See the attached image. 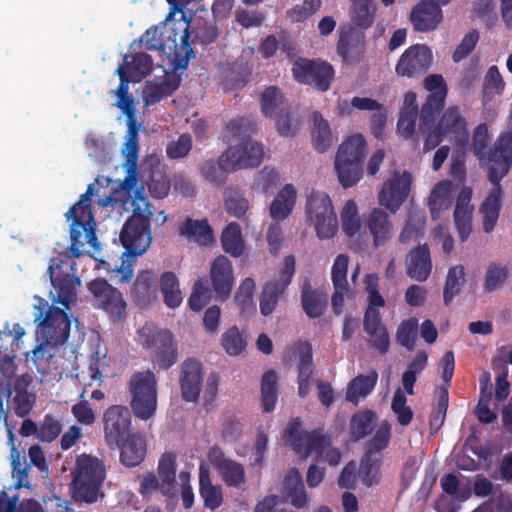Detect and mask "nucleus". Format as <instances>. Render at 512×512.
Instances as JSON below:
<instances>
[{
    "mask_svg": "<svg viewBox=\"0 0 512 512\" xmlns=\"http://www.w3.org/2000/svg\"><path fill=\"white\" fill-rule=\"evenodd\" d=\"M95 185L89 184L79 200L66 212L70 222V246L67 253L59 254L50 260L47 269L51 284L56 290L55 301L64 309L49 306L48 302L36 297L34 322L37 323V340L40 342L32 351V361L38 371L49 368L50 361L55 357L58 347L64 345L70 335L71 320L65 309L76 299V287L80 279L74 272L75 262L72 258L82 255L81 248L85 244L95 251L99 250L96 235V221L92 211L91 197Z\"/></svg>",
    "mask_w": 512,
    "mask_h": 512,
    "instance_id": "nucleus-1",
    "label": "nucleus"
},
{
    "mask_svg": "<svg viewBox=\"0 0 512 512\" xmlns=\"http://www.w3.org/2000/svg\"><path fill=\"white\" fill-rule=\"evenodd\" d=\"M487 146V125L479 124L473 132L472 149L479 160H487L490 164L488 177L493 188L480 207L483 214V230L490 233L494 230L500 213L502 197L500 182L512 166V133L501 134L493 148L487 150Z\"/></svg>",
    "mask_w": 512,
    "mask_h": 512,
    "instance_id": "nucleus-2",
    "label": "nucleus"
},
{
    "mask_svg": "<svg viewBox=\"0 0 512 512\" xmlns=\"http://www.w3.org/2000/svg\"><path fill=\"white\" fill-rule=\"evenodd\" d=\"M132 206V215L129 216L122 227L120 241L125 248L123 255L135 258L145 253L151 245L150 221L154 209L149 203L143 188L136 190Z\"/></svg>",
    "mask_w": 512,
    "mask_h": 512,
    "instance_id": "nucleus-3",
    "label": "nucleus"
},
{
    "mask_svg": "<svg viewBox=\"0 0 512 512\" xmlns=\"http://www.w3.org/2000/svg\"><path fill=\"white\" fill-rule=\"evenodd\" d=\"M106 478V468L97 457L82 454L76 460L72 489L77 500L86 503L97 501Z\"/></svg>",
    "mask_w": 512,
    "mask_h": 512,
    "instance_id": "nucleus-4",
    "label": "nucleus"
},
{
    "mask_svg": "<svg viewBox=\"0 0 512 512\" xmlns=\"http://www.w3.org/2000/svg\"><path fill=\"white\" fill-rule=\"evenodd\" d=\"M367 143L363 135L348 137L339 147L335 157V170L344 188L354 186L363 175V161Z\"/></svg>",
    "mask_w": 512,
    "mask_h": 512,
    "instance_id": "nucleus-5",
    "label": "nucleus"
},
{
    "mask_svg": "<svg viewBox=\"0 0 512 512\" xmlns=\"http://www.w3.org/2000/svg\"><path fill=\"white\" fill-rule=\"evenodd\" d=\"M131 408L134 415L141 420L150 419L157 408V380L150 371L135 373L129 382Z\"/></svg>",
    "mask_w": 512,
    "mask_h": 512,
    "instance_id": "nucleus-6",
    "label": "nucleus"
},
{
    "mask_svg": "<svg viewBox=\"0 0 512 512\" xmlns=\"http://www.w3.org/2000/svg\"><path fill=\"white\" fill-rule=\"evenodd\" d=\"M138 333L142 346L152 351L159 368L167 370L177 362V344L170 330L144 326Z\"/></svg>",
    "mask_w": 512,
    "mask_h": 512,
    "instance_id": "nucleus-7",
    "label": "nucleus"
},
{
    "mask_svg": "<svg viewBox=\"0 0 512 512\" xmlns=\"http://www.w3.org/2000/svg\"><path fill=\"white\" fill-rule=\"evenodd\" d=\"M306 215L320 239L332 238L338 230L337 216L330 197L313 191L306 202Z\"/></svg>",
    "mask_w": 512,
    "mask_h": 512,
    "instance_id": "nucleus-8",
    "label": "nucleus"
},
{
    "mask_svg": "<svg viewBox=\"0 0 512 512\" xmlns=\"http://www.w3.org/2000/svg\"><path fill=\"white\" fill-rule=\"evenodd\" d=\"M292 74L298 83L326 92L330 89L335 71L333 66L326 61L298 58L293 63Z\"/></svg>",
    "mask_w": 512,
    "mask_h": 512,
    "instance_id": "nucleus-9",
    "label": "nucleus"
},
{
    "mask_svg": "<svg viewBox=\"0 0 512 512\" xmlns=\"http://www.w3.org/2000/svg\"><path fill=\"white\" fill-rule=\"evenodd\" d=\"M264 157L263 145L250 138L230 146L220 155V164L227 171L258 167Z\"/></svg>",
    "mask_w": 512,
    "mask_h": 512,
    "instance_id": "nucleus-10",
    "label": "nucleus"
},
{
    "mask_svg": "<svg viewBox=\"0 0 512 512\" xmlns=\"http://www.w3.org/2000/svg\"><path fill=\"white\" fill-rule=\"evenodd\" d=\"M88 290L93 296L95 307L104 310L114 321L126 316V302L121 292L108 283L106 279L98 278L88 283Z\"/></svg>",
    "mask_w": 512,
    "mask_h": 512,
    "instance_id": "nucleus-11",
    "label": "nucleus"
},
{
    "mask_svg": "<svg viewBox=\"0 0 512 512\" xmlns=\"http://www.w3.org/2000/svg\"><path fill=\"white\" fill-rule=\"evenodd\" d=\"M296 260L293 255H287L283 261V267L279 271L278 280L266 282L260 295V312L263 316L271 315L279 301L286 292L295 274Z\"/></svg>",
    "mask_w": 512,
    "mask_h": 512,
    "instance_id": "nucleus-12",
    "label": "nucleus"
},
{
    "mask_svg": "<svg viewBox=\"0 0 512 512\" xmlns=\"http://www.w3.org/2000/svg\"><path fill=\"white\" fill-rule=\"evenodd\" d=\"M189 28L185 27L183 34L179 35L174 29L165 26L163 29L151 27L141 36V43L147 50L161 51L166 50L177 51L178 39L181 41L182 49L186 57L193 55V50L189 43Z\"/></svg>",
    "mask_w": 512,
    "mask_h": 512,
    "instance_id": "nucleus-13",
    "label": "nucleus"
},
{
    "mask_svg": "<svg viewBox=\"0 0 512 512\" xmlns=\"http://www.w3.org/2000/svg\"><path fill=\"white\" fill-rule=\"evenodd\" d=\"M425 88L431 92L420 111V128L430 127L442 110L447 95V87L442 75L431 74L424 81Z\"/></svg>",
    "mask_w": 512,
    "mask_h": 512,
    "instance_id": "nucleus-14",
    "label": "nucleus"
},
{
    "mask_svg": "<svg viewBox=\"0 0 512 512\" xmlns=\"http://www.w3.org/2000/svg\"><path fill=\"white\" fill-rule=\"evenodd\" d=\"M433 55L425 44H415L400 56L395 71L398 76L416 78L425 74L431 67Z\"/></svg>",
    "mask_w": 512,
    "mask_h": 512,
    "instance_id": "nucleus-15",
    "label": "nucleus"
},
{
    "mask_svg": "<svg viewBox=\"0 0 512 512\" xmlns=\"http://www.w3.org/2000/svg\"><path fill=\"white\" fill-rule=\"evenodd\" d=\"M104 438L109 447L119 446L129 433L131 414L127 407L113 405L103 415Z\"/></svg>",
    "mask_w": 512,
    "mask_h": 512,
    "instance_id": "nucleus-16",
    "label": "nucleus"
},
{
    "mask_svg": "<svg viewBox=\"0 0 512 512\" xmlns=\"http://www.w3.org/2000/svg\"><path fill=\"white\" fill-rule=\"evenodd\" d=\"M412 183V175L404 171H395L392 176L383 183L379 192L380 205L395 213L407 199Z\"/></svg>",
    "mask_w": 512,
    "mask_h": 512,
    "instance_id": "nucleus-17",
    "label": "nucleus"
},
{
    "mask_svg": "<svg viewBox=\"0 0 512 512\" xmlns=\"http://www.w3.org/2000/svg\"><path fill=\"white\" fill-rule=\"evenodd\" d=\"M203 385V366L196 359H186L181 365L180 389L186 402H196Z\"/></svg>",
    "mask_w": 512,
    "mask_h": 512,
    "instance_id": "nucleus-18",
    "label": "nucleus"
},
{
    "mask_svg": "<svg viewBox=\"0 0 512 512\" xmlns=\"http://www.w3.org/2000/svg\"><path fill=\"white\" fill-rule=\"evenodd\" d=\"M446 138L460 148L468 144L469 132L466 119L457 107L448 108L437 123Z\"/></svg>",
    "mask_w": 512,
    "mask_h": 512,
    "instance_id": "nucleus-19",
    "label": "nucleus"
},
{
    "mask_svg": "<svg viewBox=\"0 0 512 512\" xmlns=\"http://www.w3.org/2000/svg\"><path fill=\"white\" fill-rule=\"evenodd\" d=\"M442 20L441 7L432 0H421L411 10L410 21L418 32L433 31Z\"/></svg>",
    "mask_w": 512,
    "mask_h": 512,
    "instance_id": "nucleus-20",
    "label": "nucleus"
},
{
    "mask_svg": "<svg viewBox=\"0 0 512 512\" xmlns=\"http://www.w3.org/2000/svg\"><path fill=\"white\" fill-rule=\"evenodd\" d=\"M210 278L214 292L221 300L229 298L233 285L234 274L231 261L225 256H218L210 267Z\"/></svg>",
    "mask_w": 512,
    "mask_h": 512,
    "instance_id": "nucleus-21",
    "label": "nucleus"
},
{
    "mask_svg": "<svg viewBox=\"0 0 512 512\" xmlns=\"http://www.w3.org/2000/svg\"><path fill=\"white\" fill-rule=\"evenodd\" d=\"M125 143L122 153L125 157L126 176L123 185L126 189H133L137 184V162L139 153L138 131L139 125L127 126Z\"/></svg>",
    "mask_w": 512,
    "mask_h": 512,
    "instance_id": "nucleus-22",
    "label": "nucleus"
},
{
    "mask_svg": "<svg viewBox=\"0 0 512 512\" xmlns=\"http://www.w3.org/2000/svg\"><path fill=\"white\" fill-rule=\"evenodd\" d=\"M405 266L409 278L418 282L426 281L432 271V260L428 245H418L412 249L405 259Z\"/></svg>",
    "mask_w": 512,
    "mask_h": 512,
    "instance_id": "nucleus-23",
    "label": "nucleus"
},
{
    "mask_svg": "<svg viewBox=\"0 0 512 512\" xmlns=\"http://www.w3.org/2000/svg\"><path fill=\"white\" fill-rule=\"evenodd\" d=\"M471 198L472 189L465 186L460 190L456 200L454 222L462 242H465L469 238L472 231L471 220L473 207L470 205Z\"/></svg>",
    "mask_w": 512,
    "mask_h": 512,
    "instance_id": "nucleus-24",
    "label": "nucleus"
},
{
    "mask_svg": "<svg viewBox=\"0 0 512 512\" xmlns=\"http://www.w3.org/2000/svg\"><path fill=\"white\" fill-rule=\"evenodd\" d=\"M365 227L373 238V245L379 247L384 245L390 238L392 223L387 212L380 208H374L365 217Z\"/></svg>",
    "mask_w": 512,
    "mask_h": 512,
    "instance_id": "nucleus-25",
    "label": "nucleus"
},
{
    "mask_svg": "<svg viewBox=\"0 0 512 512\" xmlns=\"http://www.w3.org/2000/svg\"><path fill=\"white\" fill-rule=\"evenodd\" d=\"M120 448V461L126 467L140 465L146 456V441L139 433L128 435L118 446Z\"/></svg>",
    "mask_w": 512,
    "mask_h": 512,
    "instance_id": "nucleus-26",
    "label": "nucleus"
},
{
    "mask_svg": "<svg viewBox=\"0 0 512 512\" xmlns=\"http://www.w3.org/2000/svg\"><path fill=\"white\" fill-rule=\"evenodd\" d=\"M158 278L154 271H140L134 281L131 294L136 304L148 305L156 296Z\"/></svg>",
    "mask_w": 512,
    "mask_h": 512,
    "instance_id": "nucleus-27",
    "label": "nucleus"
},
{
    "mask_svg": "<svg viewBox=\"0 0 512 512\" xmlns=\"http://www.w3.org/2000/svg\"><path fill=\"white\" fill-rule=\"evenodd\" d=\"M282 493L297 509L304 508L307 505V494L302 475L298 469L292 468L288 471L283 481Z\"/></svg>",
    "mask_w": 512,
    "mask_h": 512,
    "instance_id": "nucleus-28",
    "label": "nucleus"
},
{
    "mask_svg": "<svg viewBox=\"0 0 512 512\" xmlns=\"http://www.w3.org/2000/svg\"><path fill=\"white\" fill-rule=\"evenodd\" d=\"M301 305L306 315L311 319L322 316L327 305L326 296L320 290L313 289L307 278L303 281L301 287Z\"/></svg>",
    "mask_w": 512,
    "mask_h": 512,
    "instance_id": "nucleus-29",
    "label": "nucleus"
},
{
    "mask_svg": "<svg viewBox=\"0 0 512 512\" xmlns=\"http://www.w3.org/2000/svg\"><path fill=\"white\" fill-rule=\"evenodd\" d=\"M118 67H124L127 75L132 78L133 82H140L148 76L153 68V59L146 53L126 54L123 64Z\"/></svg>",
    "mask_w": 512,
    "mask_h": 512,
    "instance_id": "nucleus-30",
    "label": "nucleus"
},
{
    "mask_svg": "<svg viewBox=\"0 0 512 512\" xmlns=\"http://www.w3.org/2000/svg\"><path fill=\"white\" fill-rule=\"evenodd\" d=\"M378 380V372L371 370L367 375L360 374L353 378L347 387L346 400L357 405L361 398L367 397Z\"/></svg>",
    "mask_w": 512,
    "mask_h": 512,
    "instance_id": "nucleus-31",
    "label": "nucleus"
},
{
    "mask_svg": "<svg viewBox=\"0 0 512 512\" xmlns=\"http://www.w3.org/2000/svg\"><path fill=\"white\" fill-rule=\"evenodd\" d=\"M296 190L292 184H286L276 195L270 205V215L276 220L286 219L292 212L296 202Z\"/></svg>",
    "mask_w": 512,
    "mask_h": 512,
    "instance_id": "nucleus-32",
    "label": "nucleus"
},
{
    "mask_svg": "<svg viewBox=\"0 0 512 512\" xmlns=\"http://www.w3.org/2000/svg\"><path fill=\"white\" fill-rule=\"evenodd\" d=\"M365 285L368 293V306L365 310L364 320L370 323L376 319H381L378 308L385 306V300L379 292V278L376 274H367Z\"/></svg>",
    "mask_w": 512,
    "mask_h": 512,
    "instance_id": "nucleus-33",
    "label": "nucleus"
},
{
    "mask_svg": "<svg viewBox=\"0 0 512 512\" xmlns=\"http://www.w3.org/2000/svg\"><path fill=\"white\" fill-rule=\"evenodd\" d=\"M180 80L176 76L167 77L159 82L148 83L144 90L146 106L154 105L162 99L171 96L179 87Z\"/></svg>",
    "mask_w": 512,
    "mask_h": 512,
    "instance_id": "nucleus-34",
    "label": "nucleus"
},
{
    "mask_svg": "<svg viewBox=\"0 0 512 512\" xmlns=\"http://www.w3.org/2000/svg\"><path fill=\"white\" fill-rule=\"evenodd\" d=\"M312 120L313 128L311 135L313 147L316 151L324 153L332 146L334 141L329 122L318 111L313 112Z\"/></svg>",
    "mask_w": 512,
    "mask_h": 512,
    "instance_id": "nucleus-35",
    "label": "nucleus"
},
{
    "mask_svg": "<svg viewBox=\"0 0 512 512\" xmlns=\"http://www.w3.org/2000/svg\"><path fill=\"white\" fill-rule=\"evenodd\" d=\"M180 234L200 245H209L214 240L213 230L206 219L193 220L187 218L180 226Z\"/></svg>",
    "mask_w": 512,
    "mask_h": 512,
    "instance_id": "nucleus-36",
    "label": "nucleus"
},
{
    "mask_svg": "<svg viewBox=\"0 0 512 512\" xmlns=\"http://www.w3.org/2000/svg\"><path fill=\"white\" fill-rule=\"evenodd\" d=\"M451 203V182L447 180L438 182L432 189L428 199V207L433 220L438 219L440 212L447 210Z\"/></svg>",
    "mask_w": 512,
    "mask_h": 512,
    "instance_id": "nucleus-37",
    "label": "nucleus"
},
{
    "mask_svg": "<svg viewBox=\"0 0 512 512\" xmlns=\"http://www.w3.org/2000/svg\"><path fill=\"white\" fill-rule=\"evenodd\" d=\"M364 331L369 335V345L378 351L379 354L385 355L390 349V337L386 326L381 319H376L370 323L363 320Z\"/></svg>",
    "mask_w": 512,
    "mask_h": 512,
    "instance_id": "nucleus-38",
    "label": "nucleus"
},
{
    "mask_svg": "<svg viewBox=\"0 0 512 512\" xmlns=\"http://www.w3.org/2000/svg\"><path fill=\"white\" fill-rule=\"evenodd\" d=\"M278 400V377L274 370L266 371L261 379V405L265 413L275 409Z\"/></svg>",
    "mask_w": 512,
    "mask_h": 512,
    "instance_id": "nucleus-39",
    "label": "nucleus"
},
{
    "mask_svg": "<svg viewBox=\"0 0 512 512\" xmlns=\"http://www.w3.org/2000/svg\"><path fill=\"white\" fill-rule=\"evenodd\" d=\"M226 212L235 218H242L249 209V201L238 186H229L224 192Z\"/></svg>",
    "mask_w": 512,
    "mask_h": 512,
    "instance_id": "nucleus-40",
    "label": "nucleus"
},
{
    "mask_svg": "<svg viewBox=\"0 0 512 512\" xmlns=\"http://www.w3.org/2000/svg\"><path fill=\"white\" fill-rule=\"evenodd\" d=\"M160 289L164 297V303L169 308H177L182 303V293L179 288V280L174 272L166 271L160 277Z\"/></svg>",
    "mask_w": 512,
    "mask_h": 512,
    "instance_id": "nucleus-41",
    "label": "nucleus"
},
{
    "mask_svg": "<svg viewBox=\"0 0 512 512\" xmlns=\"http://www.w3.org/2000/svg\"><path fill=\"white\" fill-rule=\"evenodd\" d=\"M377 415L372 410H364L354 414L350 420L351 438L359 441L369 435L374 428Z\"/></svg>",
    "mask_w": 512,
    "mask_h": 512,
    "instance_id": "nucleus-42",
    "label": "nucleus"
},
{
    "mask_svg": "<svg viewBox=\"0 0 512 512\" xmlns=\"http://www.w3.org/2000/svg\"><path fill=\"white\" fill-rule=\"evenodd\" d=\"M15 396L12 399L13 410L16 416L20 418L26 417L35 404V395L29 393L23 378H18L14 384Z\"/></svg>",
    "mask_w": 512,
    "mask_h": 512,
    "instance_id": "nucleus-43",
    "label": "nucleus"
},
{
    "mask_svg": "<svg viewBox=\"0 0 512 512\" xmlns=\"http://www.w3.org/2000/svg\"><path fill=\"white\" fill-rule=\"evenodd\" d=\"M222 248L226 253L238 257L243 253L244 242L240 225L236 222L229 223L221 234Z\"/></svg>",
    "mask_w": 512,
    "mask_h": 512,
    "instance_id": "nucleus-44",
    "label": "nucleus"
},
{
    "mask_svg": "<svg viewBox=\"0 0 512 512\" xmlns=\"http://www.w3.org/2000/svg\"><path fill=\"white\" fill-rule=\"evenodd\" d=\"M510 277L509 268L499 262H491L484 275V291L495 292L503 287Z\"/></svg>",
    "mask_w": 512,
    "mask_h": 512,
    "instance_id": "nucleus-45",
    "label": "nucleus"
},
{
    "mask_svg": "<svg viewBox=\"0 0 512 512\" xmlns=\"http://www.w3.org/2000/svg\"><path fill=\"white\" fill-rule=\"evenodd\" d=\"M465 283V268L463 265H456L448 270L443 290V300L448 306L455 296L459 295Z\"/></svg>",
    "mask_w": 512,
    "mask_h": 512,
    "instance_id": "nucleus-46",
    "label": "nucleus"
},
{
    "mask_svg": "<svg viewBox=\"0 0 512 512\" xmlns=\"http://www.w3.org/2000/svg\"><path fill=\"white\" fill-rule=\"evenodd\" d=\"M199 491L204 500V505L211 510H215L221 506L223 502L222 490L219 486H214L208 472L200 471L199 474Z\"/></svg>",
    "mask_w": 512,
    "mask_h": 512,
    "instance_id": "nucleus-47",
    "label": "nucleus"
},
{
    "mask_svg": "<svg viewBox=\"0 0 512 512\" xmlns=\"http://www.w3.org/2000/svg\"><path fill=\"white\" fill-rule=\"evenodd\" d=\"M376 6L373 0H352L351 19L359 28H368L374 21Z\"/></svg>",
    "mask_w": 512,
    "mask_h": 512,
    "instance_id": "nucleus-48",
    "label": "nucleus"
},
{
    "mask_svg": "<svg viewBox=\"0 0 512 512\" xmlns=\"http://www.w3.org/2000/svg\"><path fill=\"white\" fill-rule=\"evenodd\" d=\"M176 460L177 456L174 452H165L162 454L158 462L157 475L162 480V487L165 490L176 488Z\"/></svg>",
    "mask_w": 512,
    "mask_h": 512,
    "instance_id": "nucleus-49",
    "label": "nucleus"
},
{
    "mask_svg": "<svg viewBox=\"0 0 512 512\" xmlns=\"http://www.w3.org/2000/svg\"><path fill=\"white\" fill-rule=\"evenodd\" d=\"M254 291L255 282L251 277L245 278L236 291L234 301L244 316L255 312Z\"/></svg>",
    "mask_w": 512,
    "mask_h": 512,
    "instance_id": "nucleus-50",
    "label": "nucleus"
},
{
    "mask_svg": "<svg viewBox=\"0 0 512 512\" xmlns=\"http://www.w3.org/2000/svg\"><path fill=\"white\" fill-rule=\"evenodd\" d=\"M217 468L222 474L226 485L240 487L245 482V470L242 464L223 458L217 463Z\"/></svg>",
    "mask_w": 512,
    "mask_h": 512,
    "instance_id": "nucleus-51",
    "label": "nucleus"
},
{
    "mask_svg": "<svg viewBox=\"0 0 512 512\" xmlns=\"http://www.w3.org/2000/svg\"><path fill=\"white\" fill-rule=\"evenodd\" d=\"M381 463L382 456L363 454L359 467V475L363 484L370 487L379 482Z\"/></svg>",
    "mask_w": 512,
    "mask_h": 512,
    "instance_id": "nucleus-52",
    "label": "nucleus"
},
{
    "mask_svg": "<svg viewBox=\"0 0 512 512\" xmlns=\"http://www.w3.org/2000/svg\"><path fill=\"white\" fill-rule=\"evenodd\" d=\"M295 351L298 355V377L297 380H311L314 365H313V353L312 346L309 342H299L295 346Z\"/></svg>",
    "mask_w": 512,
    "mask_h": 512,
    "instance_id": "nucleus-53",
    "label": "nucleus"
},
{
    "mask_svg": "<svg viewBox=\"0 0 512 512\" xmlns=\"http://www.w3.org/2000/svg\"><path fill=\"white\" fill-rule=\"evenodd\" d=\"M391 440V426L388 422L382 423L376 430L373 437L366 443L365 454L371 456H382Z\"/></svg>",
    "mask_w": 512,
    "mask_h": 512,
    "instance_id": "nucleus-54",
    "label": "nucleus"
},
{
    "mask_svg": "<svg viewBox=\"0 0 512 512\" xmlns=\"http://www.w3.org/2000/svg\"><path fill=\"white\" fill-rule=\"evenodd\" d=\"M221 344L228 355L237 356L245 350L247 341L239 328L232 326L223 333Z\"/></svg>",
    "mask_w": 512,
    "mask_h": 512,
    "instance_id": "nucleus-55",
    "label": "nucleus"
},
{
    "mask_svg": "<svg viewBox=\"0 0 512 512\" xmlns=\"http://www.w3.org/2000/svg\"><path fill=\"white\" fill-rule=\"evenodd\" d=\"M440 365L442 367V379H443L445 385H442L439 388V394H438L437 401L448 404V402H449L448 387L450 386L451 380L454 375V369H455L454 353L452 351L445 352L441 359Z\"/></svg>",
    "mask_w": 512,
    "mask_h": 512,
    "instance_id": "nucleus-56",
    "label": "nucleus"
},
{
    "mask_svg": "<svg viewBox=\"0 0 512 512\" xmlns=\"http://www.w3.org/2000/svg\"><path fill=\"white\" fill-rule=\"evenodd\" d=\"M417 331L418 320L414 317H411L402 321L398 326L396 332V340L401 346L405 347L409 351H412L415 347Z\"/></svg>",
    "mask_w": 512,
    "mask_h": 512,
    "instance_id": "nucleus-57",
    "label": "nucleus"
},
{
    "mask_svg": "<svg viewBox=\"0 0 512 512\" xmlns=\"http://www.w3.org/2000/svg\"><path fill=\"white\" fill-rule=\"evenodd\" d=\"M24 334L25 331L20 324H13L12 329L7 324L4 330L0 331V351L14 353L19 348V342Z\"/></svg>",
    "mask_w": 512,
    "mask_h": 512,
    "instance_id": "nucleus-58",
    "label": "nucleus"
},
{
    "mask_svg": "<svg viewBox=\"0 0 512 512\" xmlns=\"http://www.w3.org/2000/svg\"><path fill=\"white\" fill-rule=\"evenodd\" d=\"M138 491L144 498L151 496L156 491H160L163 496L168 498L175 496V491L172 488L165 490L162 487V480L152 472L143 475Z\"/></svg>",
    "mask_w": 512,
    "mask_h": 512,
    "instance_id": "nucleus-59",
    "label": "nucleus"
},
{
    "mask_svg": "<svg viewBox=\"0 0 512 512\" xmlns=\"http://www.w3.org/2000/svg\"><path fill=\"white\" fill-rule=\"evenodd\" d=\"M147 186L153 198L163 199L169 194L171 181L165 172L156 170L151 173Z\"/></svg>",
    "mask_w": 512,
    "mask_h": 512,
    "instance_id": "nucleus-60",
    "label": "nucleus"
},
{
    "mask_svg": "<svg viewBox=\"0 0 512 512\" xmlns=\"http://www.w3.org/2000/svg\"><path fill=\"white\" fill-rule=\"evenodd\" d=\"M406 403L407 398L404 392L398 388L394 393L391 409L397 416V421L401 426H408L413 419V411Z\"/></svg>",
    "mask_w": 512,
    "mask_h": 512,
    "instance_id": "nucleus-61",
    "label": "nucleus"
},
{
    "mask_svg": "<svg viewBox=\"0 0 512 512\" xmlns=\"http://www.w3.org/2000/svg\"><path fill=\"white\" fill-rule=\"evenodd\" d=\"M61 432V422L53 414H46L39 423L38 440L51 443L59 437Z\"/></svg>",
    "mask_w": 512,
    "mask_h": 512,
    "instance_id": "nucleus-62",
    "label": "nucleus"
},
{
    "mask_svg": "<svg viewBox=\"0 0 512 512\" xmlns=\"http://www.w3.org/2000/svg\"><path fill=\"white\" fill-rule=\"evenodd\" d=\"M211 300V290L205 285L203 279H198L192 288L188 305L195 312L201 311Z\"/></svg>",
    "mask_w": 512,
    "mask_h": 512,
    "instance_id": "nucleus-63",
    "label": "nucleus"
},
{
    "mask_svg": "<svg viewBox=\"0 0 512 512\" xmlns=\"http://www.w3.org/2000/svg\"><path fill=\"white\" fill-rule=\"evenodd\" d=\"M330 445L331 439L328 435L323 434L319 430H313L308 434L305 457H308L314 452L316 459L319 460L323 457L325 450Z\"/></svg>",
    "mask_w": 512,
    "mask_h": 512,
    "instance_id": "nucleus-64",
    "label": "nucleus"
}]
</instances>
